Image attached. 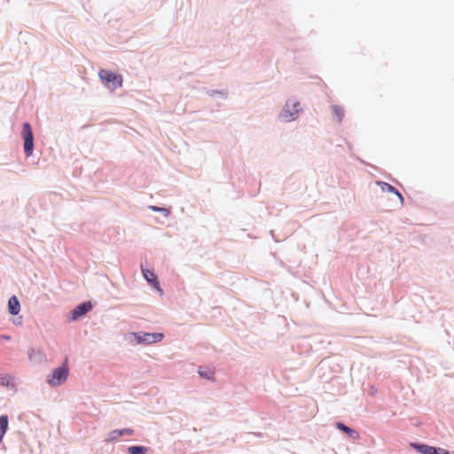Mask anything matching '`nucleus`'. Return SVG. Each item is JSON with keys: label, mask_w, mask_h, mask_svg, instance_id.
<instances>
[{"label": "nucleus", "mask_w": 454, "mask_h": 454, "mask_svg": "<svg viewBox=\"0 0 454 454\" xmlns=\"http://www.w3.org/2000/svg\"><path fill=\"white\" fill-rule=\"evenodd\" d=\"M164 339L162 333H150V332H130L127 334L126 340L129 342H135L137 345L147 346L150 344L157 343Z\"/></svg>", "instance_id": "obj_1"}, {"label": "nucleus", "mask_w": 454, "mask_h": 454, "mask_svg": "<svg viewBox=\"0 0 454 454\" xmlns=\"http://www.w3.org/2000/svg\"><path fill=\"white\" fill-rule=\"evenodd\" d=\"M98 77L101 83L111 91L121 88L123 83V78L121 74L108 69H101L98 72Z\"/></svg>", "instance_id": "obj_2"}, {"label": "nucleus", "mask_w": 454, "mask_h": 454, "mask_svg": "<svg viewBox=\"0 0 454 454\" xmlns=\"http://www.w3.org/2000/svg\"><path fill=\"white\" fill-rule=\"evenodd\" d=\"M20 137L23 140L24 154L27 157L32 156L35 149V137L32 126L29 122H23Z\"/></svg>", "instance_id": "obj_3"}, {"label": "nucleus", "mask_w": 454, "mask_h": 454, "mask_svg": "<svg viewBox=\"0 0 454 454\" xmlns=\"http://www.w3.org/2000/svg\"><path fill=\"white\" fill-rule=\"evenodd\" d=\"M68 375L69 369L67 362H65L51 371V373L47 376L46 382L51 387H58L62 385L67 380Z\"/></svg>", "instance_id": "obj_4"}, {"label": "nucleus", "mask_w": 454, "mask_h": 454, "mask_svg": "<svg viewBox=\"0 0 454 454\" xmlns=\"http://www.w3.org/2000/svg\"><path fill=\"white\" fill-rule=\"evenodd\" d=\"M301 111L302 108L299 101L288 99L279 114L278 119L285 122H290L294 120V115Z\"/></svg>", "instance_id": "obj_5"}, {"label": "nucleus", "mask_w": 454, "mask_h": 454, "mask_svg": "<svg viewBox=\"0 0 454 454\" xmlns=\"http://www.w3.org/2000/svg\"><path fill=\"white\" fill-rule=\"evenodd\" d=\"M410 446L419 454H454V451L438 446H432L422 442H411Z\"/></svg>", "instance_id": "obj_6"}, {"label": "nucleus", "mask_w": 454, "mask_h": 454, "mask_svg": "<svg viewBox=\"0 0 454 454\" xmlns=\"http://www.w3.org/2000/svg\"><path fill=\"white\" fill-rule=\"evenodd\" d=\"M93 307V302L90 300L80 302L70 311L69 319L71 321H77L82 316L92 310Z\"/></svg>", "instance_id": "obj_7"}, {"label": "nucleus", "mask_w": 454, "mask_h": 454, "mask_svg": "<svg viewBox=\"0 0 454 454\" xmlns=\"http://www.w3.org/2000/svg\"><path fill=\"white\" fill-rule=\"evenodd\" d=\"M142 275L145 280L155 290L163 293V290L160 287V284L158 278V276L149 269L141 268Z\"/></svg>", "instance_id": "obj_8"}, {"label": "nucleus", "mask_w": 454, "mask_h": 454, "mask_svg": "<svg viewBox=\"0 0 454 454\" xmlns=\"http://www.w3.org/2000/svg\"><path fill=\"white\" fill-rule=\"evenodd\" d=\"M134 429L132 428H118L114 429L109 432L107 441L108 442H115L118 441L121 437L124 435H132L134 434Z\"/></svg>", "instance_id": "obj_9"}, {"label": "nucleus", "mask_w": 454, "mask_h": 454, "mask_svg": "<svg viewBox=\"0 0 454 454\" xmlns=\"http://www.w3.org/2000/svg\"><path fill=\"white\" fill-rule=\"evenodd\" d=\"M335 427L341 433L347 434L350 439L355 440L359 437V433L356 429L348 427L343 421H336Z\"/></svg>", "instance_id": "obj_10"}, {"label": "nucleus", "mask_w": 454, "mask_h": 454, "mask_svg": "<svg viewBox=\"0 0 454 454\" xmlns=\"http://www.w3.org/2000/svg\"><path fill=\"white\" fill-rule=\"evenodd\" d=\"M8 312L12 316H17L20 311V302L16 295H12L7 303Z\"/></svg>", "instance_id": "obj_11"}, {"label": "nucleus", "mask_w": 454, "mask_h": 454, "mask_svg": "<svg viewBox=\"0 0 454 454\" xmlns=\"http://www.w3.org/2000/svg\"><path fill=\"white\" fill-rule=\"evenodd\" d=\"M9 428V417L6 414L0 416V443Z\"/></svg>", "instance_id": "obj_12"}, {"label": "nucleus", "mask_w": 454, "mask_h": 454, "mask_svg": "<svg viewBox=\"0 0 454 454\" xmlns=\"http://www.w3.org/2000/svg\"><path fill=\"white\" fill-rule=\"evenodd\" d=\"M198 374L202 379L212 381L215 380L214 371L208 367L200 366L198 370Z\"/></svg>", "instance_id": "obj_13"}, {"label": "nucleus", "mask_w": 454, "mask_h": 454, "mask_svg": "<svg viewBox=\"0 0 454 454\" xmlns=\"http://www.w3.org/2000/svg\"><path fill=\"white\" fill-rule=\"evenodd\" d=\"M0 385L7 388L13 386V377L10 374L0 373Z\"/></svg>", "instance_id": "obj_14"}, {"label": "nucleus", "mask_w": 454, "mask_h": 454, "mask_svg": "<svg viewBox=\"0 0 454 454\" xmlns=\"http://www.w3.org/2000/svg\"><path fill=\"white\" fill-rule=\"evenodd\" d=\"M332 362L333 360L330 357H325L322 359L320 363L317 364V370L318 371V372H323V375H325V371L328 368H332Z\"/></svg>", "instance_id": "obj_15"}, {"label": "nucleus", "mask_w": 454, "mask_h": 454, "mask_svg": "<svg viewBox=\"0 0 454 454\" xmlns=\"http://www.w3.org/2000/svg\"><path fill=\"white\" fill-rule=\"evenodd\" d=\"M148 448L143 445H131L127 449L129 454H146Z\"/></svg>", "instance_id": "obj_16"}, {"label": "nucleus", "mask_w": 454, "mask_h": 454, "mask_svg": "<svg viewBox=\"0 0 454 454\" xmlns=\"http://www.w3.org/2000/svg\"><path fill=\"white\" fill-rule=\"evenodd\" d=\"M377 185H379L380 187V189L383 191V192H390V193H398V190L393 186L392 184L387 183V182H384V181H377L376 182Z\"/></svg>", "instance_id": "obj_17"}, {"label": "nucleus", "mask_w": 454, "mask_h": 454, "mask_svg": "<svg viewBox=\"0 0 454 454\" xmlns=\"http://www.w3.org/2000/svg\"><path fill=\"white\" fill-rule=\"evenodd\" d=\"M207 94L212 98L219 96L222 98L225 99L228 97V90H207Z\"/></svg>", "instance_id": "obj_18"}, {"label": "nucleus", "mask_w": 454, "mask_h": 454, "mask_svg": "<svg viewBox=\"0 0 454 454\" xmlns=\"http://www.w3.org/2000/svg\"><path fill=\"white\" fill-rule=\"evenodd\" d=\"M333 114L337 118L338 121L340 122L344 118V110L338 105L332 106Z\"/></svg>", "instance_id": "obj_19"}, {"label": "nucleus", "mask_w": 454, "mask_h": 454, "mask_svg": "<svg viewBox=\"0 0 454 454\" xmlns=\"http://www.w3.org/2000/svg\"><path fill=\"white\" fill-rule=\"evenodd\" d=\"M148 208L153 212H157L162 214L165 217H168L170 215V209L166 207H159V206H149Z\"/></svg>", "instance_id": "obj_20"}, {"label": "nucleus", "mask_w": 454, "mask_h": 454, "mask_svg": "<svg viewBox=\"0 0 454 454\" xmlns=\"http://www.w3.org/2000/svg\"><path fill=\"white\" fill-rule=\"evenodd\" d=\"M395 194L398 197L399 200H400V201H401V203L403 204V200H404V198H403V196L402 195V193L398 191V193H395Z\"/></svg>", "instance_id": "obj_21"}, {"label": "nucleus", "mask_w": 454, "mask_h": 454, "mask_svg": "<svg viewBox=\"0 0 454 454\" xmlns=\"http://www.w3.org/2000/svg\"><path fill=\"white\" fill-rule=\"evenodd\" d=\"M0 340H11V336L8 335V334H1L0 335Z\"/></svg>", "instance_id": "obj_22"}, {"label": "nucleus", "mask_w": 454, "mask_h": 454, "mask_svg": "<svg viewBox=\"0 0 454 454\" xmlns=\"http://www.w3.org/2000/svg\"><path fill=\"white\" fill-rule=\"evenodd\" d=\"M333 372H339V370H338V369H336V370H335V369H333Z\"/></svg>", "instance_id": "obj_23"}, {"label": "nucleus", "mask_w": 454, "mask_h": 454, "mask_svg": "<svg viewBox=\"0 0 454 454\" xmlns=\"http://www.w3.org/2000/svg\"><path fill=\"white\" fill-rule=\"evenodd\" d=\"M270 233L271 235H273V231H270ZM272 237L274 238V236H272Z\"/></svg>", "instance_id": "obj_24"}]
</instances>
